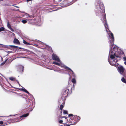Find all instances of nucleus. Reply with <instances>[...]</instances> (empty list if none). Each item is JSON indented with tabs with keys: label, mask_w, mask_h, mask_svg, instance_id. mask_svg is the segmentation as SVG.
<instances>
[{
	"label": "nucleus",
	"mask_w": 126,
	"mask_h": 126,
	"mask_svg": "<svg viewBox=\"0 0 126 126\" xmlns=\"http://www.w3.org/2000/svg\"><path fill=\"white\" fill-rule=\"evenodd\" d=\"M53 64L56 65L58 66H60V64L56 62H53Z\"/></svg>",
	"instance_id": "15"
},
{
	"label": "nucleus",
	"mask_w": 126,
	"mask_h": 126,
	"mask_svg": "<svg viewBox=\"0 0 126 126\" xmlns=\"http://www.w3.org/2000/svg\"><path fill=\"white\" fill-rule=\"evenodd\" d=\"M64 68H65V69H67L71 71V72H72V74L74 73V72H73V71L69 68L68 67H67V66H65L64 67Z\"/></svg>",
	"instance_id": "12"
},
{
	"label": "nucleus",
	"mask_w": 126,
	"mask_h": 126,
	"mask_svg": "<svg viewBox=\"0 0 126 126\" xmlns=\"http://www.w3.org/2000/svg\"><path fill=\"white\" fill-rule=\"evenodd\" d=\"M106 27L107 30V29H108L109 31V32L108 33L109 37V42L110 43V50L109 52H110L111 54L113 55H114L115 57L120 58V55H123L124 54V52L122 51H118L117 48L116 47H114L112 48L113 45H114L113 43L114 41L113 34L108 29V27L107 26ZM106 31L107 32V31Z\"/></svg>",
	"instance_id": "2"
},
{
	"label": "nucleus",
	"mask_w": 126,
	"mask_h": 126,
	"mask_svg": "<svg viewBox=\"0 0 126 126\" xmlns=\"http://www.w3.org/2000/svg\"><path fill=\"white\" fill-rule=\"evenodd\" d=\"M125 79H126L125 77H122L121 80L123 82L126 83V80Z\"/></svg>",
	"instance_id": "13"
},
{
	"label": "nucleus",
	"mask_w": 126,
	"mask_h": 126,
	"mask_svg": "<svg viewBox=\"0 0 126 126\" xmlns=\"http://www.w3.org/2000/svg\"><path fill=\"white\" fill-rule=\"evenodd\" d=\"M24 50L25 51H28V50H27L26 49H25Z\"/></svg>",
	"instance_id": "32"
},
{
	"label": "nucleus",
	"mask_w": 126,
	"mask_h": 126,
	"mask_svg": "<svg viewBox=\"0 0 126 126\" xmlns=\"http://www.w3.org/2000/svg\"><path fill=\"white\" fill-rule=\"evenodd\" d=\"M65 118V119H66L67 120V121H67V118L66 117H65V116H63V117H61V119H62V118Z\"/></svg>",
	"instance_id": "27"
},
{
	"label": "nucleus",
	"mask_w": 126,
	"mask_h": 126,
	"mask_svg": "<svg viewBox=\"0 0 126 126\" xmlns=\"http://www.w3.org/2000/svg\"><path fill=\"white\" fill-rule=\"evenodd\" d=\"M29 113H27L25 114H24L20 116L19 117H17L14 119V120H17L16 121V122H19L22 120V119H20V118H21L23 117H26L28 116L29 115Z\"/></svg>",
	"instance_id": "6"
},
{
	"label": "nucleus",
	"mask_w": 126,
	"mask_h": 126,
	"mask_svg": "<svg viewBox=\"0 0 126 126\" xmlns=\"http://www.w3.org/2000/svg\"><path fill=\"white\" fill-rule=\"evenodd\" d=\"M60 126H63L62 125Z\"/></svg>",
	"instance_id": "39"
},
{
	"label": "nucleus",
	"mask_w": 126,
	"mask_h": 126,
	"mask_svg": "<svg viewBox=\"0 0 126 126\" xmlns=\"http://www.w3.org/2000/svg\"><path fill=\"white\" fill-rule=\"evenodd\" d=\"M6 61H4V62H3V63H2L1 64V65H4L5 63L6 62Z\"/></svg>",
	"instance_id": "24"
},
{
	"label": "nucleus",
	"mask_w": 126,
	"mask_h": 126,
	"mask_svg": "<svg viewBox=\"0 0 126 126\" xmlns=\"http://www.w3.org/2000/svg\"><path fill=\"white\" fill-rule=\"evenodd\" d=\"M95 11L96 16H102V19H101L102 22L103 23L107 31V27H108V25L106 16V14L104 6L102 3H101L100 0H96L95 3Z\"/></svg>",
	"instance_id": "1"
},
{
	"label": "nucleus",
	"mask_w": 126,
	"mask_h": 126,
	"mask_svg": "<svg viewBox=\"0 0 126 126\" xmlns=\"http://www.w3.org/2000/svg\"><path fill=\"white\" fill-rule=\"evenodd\" d=\"M4 47L5 48H8L9 47V46L7 45H4Z\"/></svg>",
	"instance_id": "25"
},
{
	"label": "nucleus",
	"mask_w": 126,
	"mask_h": 126,
	"mask_svg": "<svg viewBox=\"0 0 126 126\" xmlns=\"http://www.w3.org/2000/svg\"><path fill=\"white\" fill-rule=\"evenodd\" d=\"M4 28L3 27H1L0 28V32L4 31Z\"/></svg>",
	"instance_id": "21"
},
{
	"label": "nucleus",
	"mask_w": 126,
	"mask_h": 126,
	"mask_svg": "<svg viewBox=\"0 0 126 126\" xmlns=\"http://www.w3.org/2000/svg\"><path fill=\"white\" fill-rule=\"evenodd\" d=\"M70 93L69 89L67 88L64 89L63 91V94L65 97L67 96Z\"/></svg>",
	"instance_id": "7"
},
{
	"label": "nucleus",
	"mask_w": 126,
	"mask_h": 126,
	"mask_svg": "<svg viewBox=\"0 0 126 126\" xmlns=\"http://www.w3.org/2000/svg\"><path fill=\"white\" fill-rule=\"evenodd\" d=\"M23 43L24 44L27 45H30V44L29 43L25 41L24 40L23 41Z\"/></svg>",
	"instance_id": "19"
},
{
	"label": "nucleus",
	"mask_w": 126,
	"mask_h": 126,
	"mask_svg": "<svg viewBox=\"0 0 126 126\" xmlns=\"http://www.w3.org/2000/svg\"><path fill=\"white\" fill-rule=\"evenodd\" d=\"M110 52L109 53L108 61L110 65L116 67L119 65L117 63L118 60L115 58L114 56Z\"/></svg>",
	"instance_id": "3"
},
{
	"label": "nucleus",
	"mask_w": 126,
	"mask_h": 126,
	"mask_svg": "<svg viewBox=\"0 0 126 126\" xmlns=\"http://www.w3.org/2000/svg\"><path fill=\"white\" fill-rule=\"evenodd\" d=\"M19 48L20 49H21L22 48H21V47H19Z\"/></svg>",
	"instance_id": "38"
},
{
	"label": "nucleus",
	"mask_w": 126,
	"mask_h": 126,
	"mask_svg": "<svg viewBox=\"0 0 126 126\" xmlns=\"http://www.w3.org/2000/svg\"><path fill=\"white\" fill-rule=\"evenodd\" d=\"M13 42L15 44H20L19 41L16 38H15L13 41Z\"/></svg>",
	"instance_id": "11"
},
{
	"label": "nucleus",
	"mask_w": 126,
	"mask_h": 126,
	"mask_svg": "<svg viewBox=\"0 0 126 126\" xmlns=\"http://www.w3.org/2000/svg\"><path fill=\"white\" fill-rule=\"evenodd\" d=\"M52 59L58 62H60V60L59 58L56 54L53 53L52 56Z\"/></svg>",
	"instance_id": "8"
},
{
	"label": "nucleus",
	"mask_w": 126,
	"mask_h": 126,
	"mask_svg": "<svg viewBox=\"0 0 126 126\" xmlns=\"http://www.w3.org/2000/svg\"><path fill=\"white\" fill-rule=\"evenodd\" d=\"M21 90L23 91L24 92H25L27 93L28 94H29V92L25 89V88H22L21 89Z\"/></svg>",
	"instance_id": "14"
},
{
	"label": "nucleus",
	"mask_w": 126,
	"mask_h": 126,
	"mask_svg": "<svg viewBox=\"0 0 126 126\" xmlns=\"http://www.w3.org/2000/svg\"><path fill=\"white\" fill-rule=\"evenodd\" d=\"M124 64L126 65V61H125L124 62Z\"/></svg>",
	"instance_id": "35"
},
{
	"label": "nucleus",
	"mask_w": 126,
	"mask_h": 126,
	"mask_svg": "<svg viewBox=\"0 0 126 126\" xmlns=\"http://www.w3.org/2000/svg\"><path fill=\"white\" fill-rule=\"evenodd\" d=\"M26 105H24V107L25 108H27L29 106H28V105L27 106H26Z\"/></svg>",
	"instance_id": "28"
},
{
	"label": "nucleus",
	"mask_w": 126,
	"mask_h": 126,
	"mask_svg": "<svg viewBox=\"0 0 126 126\" xmlns=\"http://www.w3.org/2000/svg\"><path fill=\"white\" fill-rule=\"evenodd\" d=\"M9 46L10 47H14L16 48H17L18 47L15 46L10 45Z\"/></svg>",
	"instance_id": "17"
},
{
	"label": "nucleus",
	"mask_w": 126,
	"mask_h": 126,
	"mask_svg": "<svg viewBox=\"0 0 126 126\" xmlns=\"http://www.w3.org/2000/svg\"><path fill=\"white\" fill-rule=\"evenodd\" d=\"M7 26L8 27L12 32H14V30L11 27V25L9 23V21L7 22Z\"/></svg>",
	"instance_id": "10"
},
{
	"label": "nucleus",
	"mask_w": 126,
	"mask_h": 126,
	"mask_svg": "<svg viewBox=\"0 0 126 126\" xmlns=\"http://www.w3.org/2000/svg\"><path fill=\"white\" fill-rule=\"evenodd\" d=\"M0 124L1 125L3 124V122L2 121H0Z\"/></svg>",
	"instance_id": "26"
},
{
	"label": "nucleus",
	"mask_w": 126,
	"mask_h": 126,
	"mask_svg": "<svg viewBox=\"0 0 126 126\" xmlns=\"http://www.w3.org/2000/svg\"><path fill=\"white\" fill-rule=\"evenodd\" d=\"M58 122L60 124H63V121L62 120H60Z\"/></svg>",
	"instance_id": "23"
},
{
	"label": "nucleus",
	"mask_w": 126,
	"mask_h": 126,
	"mask_svg": "<svg viewBox=\"0 0 126 126\" xmlns=\"http://www.w3.org/2000/svg\"><path fill=\"white\" fill-rule=\"evenodd\" d=\"M17 83H18L19 84V82L17 80Z\"/></svg>",
	"instance_id": "37"
},
{
	"label": "nucleus",
	"mask_w": 126,
	"mask_h": 126,
	"mask_svg": "<svg viewBox=\"0 0 126 126\" xmlns=\"http://www.w3.org/2000/svg\"><path fill=\"white\" fill-rule=\"evenodd\" d=\"M22 71H23V70L24 67L23 66H22Z\"/></svg>",
	"instance_id": "34"
},
{
	"label": "nucleus",
	"mask_w": 126,
	"mask_h": 126,
	"mask_svg": "<svg viewBox=\"0 0 126 126\" xmlns=\"http://www.w3.org/2000/svg\"><path fill=\"white\" fill-rule=\"evenodd\" d=\"M64 102L63 101V102L62 103V104L60 105V109L61 110V111L60 112V114L59 116H58V118H60V117L62 115V110L63 108L64 107Z\"/></svg>",
	"instance_id": "9"
},
{
	"label": "nucleus",
	"mask_w": 126,
	"mask_h": 126,
	"mask_svg": "<svg viewBox=\"0 0 126 126\" xmlns=\"http://www.w3.org/2000/svg\"><path fill=\"white\" fill-rule=\"evenodd\" d=\"M117 70L120 73L126 78V71L123 66L119 65L118 67Z\"/></svg>",
	"instance_id": "5"
},
{
	"label": "nucleus",
	"mask_w": 126,
	"mask_h": 126,
	"mask_svg": "<svg viewBox=\"0 0 126 126\" xmlns=\"http://www.w3.org/2000/svg\"><path fill=\"white\" fill-rule=\"evenodd\" d=\"M9 79L12 81H15L16 78L13 77H11L9 78Z\"/></svg>",
	"instance_id": "16"
},
{
	"label": "nucleus",
	"mask_w": 126,
	"mask_h": 126,
	"mask_svg": "<svg viewBox=\"0 0 126 126\" xmlns=\"http://www.w3.org/2000/svg\"><path fill=\"white\" fill-rule=\"evenodd\" d=\"M13 6H15L16 8H18L19 7L16 6V5H13Z\"/></svg>",
	"instance_id": "31"
},
{
	"label": "nucleus",
	"mask_w": 126,
	"mask_h": 126,
	"mask_svg": "<svg viewBox=\"0 0 126 126\" xmlns=\"http://www.w3.org/2000/svg\"><path fill=\"white\" fill-rule=\"evenodd\" d=\"M69 117V123H71L70 125L76 124L80 119L79 117L77 116H74L72 114H69L68 115Z\"/></svg>",
	"instance_id": "4"
},
{
	"label": "nucleus",
	"mask_w": 126,
	"mask_h": 126,
	"mask_svg": "<svg viewBox=\"0 0 126 126\" xmlns=\"http://www.w3.org/2000/svg\"><path fill=\"white\" fill-rule=\"evenodd\" d=\"M22 22L23 23L25 24V23H26L27 22V21L26 20H22Z\"/></svg>",
	"instance_id": "22"
},
{
	"label": "nucleus",
	"mask_w": 126,
	"mask_h": 126,
	"mask_svg": "<svg viewBox=\"0 0 126 126\" xmlns=\"http://www.w3.org/2000/svg\"><path fill=\"white\" fill-rule=\"evenodd\" d=\"M70 125H66V126H70Z\"/></svg>",
	"instance_id": "36"
},
{
	"label": "nucleus",
	"mask_w": 126,
	"mask_h": 126,
	"mask_svg": "<svg viewBox=\"0 0 126 126\" xmlns=\"http://www.w3.org/2000/svg\"><path fill=\"white\" fill-rule=\"evenodd\" d=\"M1 0V1H3V0Z\"/></svg>",
	"instance_id": "40"
},
{
	"label": "nucleus",
	"mask_w": 126,
	"mask_h": 126,
	"mask_svg": "<svg viewBox=\"0 0 126 126\" xmlns=\"http://www.w3.org/2000/svg\"><path fill=\"white\" fill-rule=\"evenodd\" d=\"M64 125V126H66L67 125V124H66V123L63 124Z\"/></svg>",
	"instance_id": "30"
},
{
	"label": "nucleus",
	"mask_w": 126,
	"mask_h": 126,
	"mask_svg": "<svg viewBox=\"0 0 126 126\" xmlns=\"http://www.w3.org/2000/svg\"><path fill=\"white\" fill-rule=\"evenodd\" d=\"M27 0L26 1L27 2H28V1H31V0Z\"/></svg>",
	"instance_id": "33"
},
{
	"label": "nucleus",
	"mask_w": 126,
	"mask_h": 126,
	"mask_svg": "<svg viewBox=\"0 0 126 126\" xmlns=\"http://www.w3.org/2000/svg\"><path fill=\"white\" fill-rule=\"evenodd\" d=\"M63 113L64 114H68L67 111L64 110H63Z\"/></svg>",
	"instance_id": "20"
},
{
	"label": "nucleus",
	"mask_w": 126,
	"mask_h": 126,
	"mask_svg": "<svg viewBox=\"0 0 126 126\" xmlns=\"http://www.w3.org/2000/svg\"><path fill=\"white\" fill-rule=\"evenodd\" d=\"M72 81L73 83L75 84L76 83V80L74 78L72 79Z\"/></svg>",
	"instance_id": "18"
},
{
	"label": "nucleus",
	"mask_w": 126,
	"mask_h": 126,
	"mask_svg": "<svg viewBox=\"0 0 126 126\" xmlns=\"http://www.w3.org/2000/svg\"><path fill=\"white\" fill-rule=\"evenodd\" d=\"M1 44H0V45H1Z\"/></svg>",
	"instance_id": "41"
},
{
	"label": "nucleus",
	"mask_w": 126,
	"mask_h": 126,
	"mask_svg": "<svg viewBox=\"0 0 126 126\" xmlns=\"http://www.w3.org/2000/svg\"><path fill=\"white\" fill-rule=\"evenodd\" d=\"M123 59L124 60V61H126V57H123Z\"/></svg>",
	"instance_id": "29"
}]
</instances>
